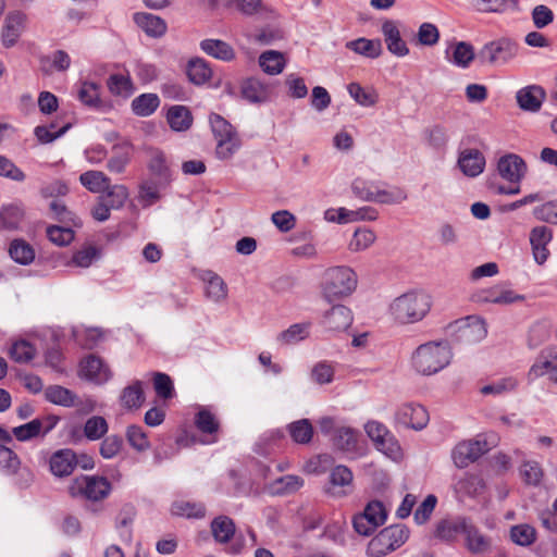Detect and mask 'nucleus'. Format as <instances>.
Wrapping results in <instances>:
<instances>
[{"label": "nucleus", "mask_w": 557, "mask_h": 557, "mask_svg": "<svg viewBox=\"0 0 557 557\" xmlns=\"http://www.w3.org/2000/svg\"><path fill=\"white\" fill-rule=\"evenodd\" d=\"M432 305V297L426 292L410 290L389 302L388 314L396 324H414L429 314Z\"/></svg>", "instance_id": "1"}, {"label": "nucleus", "mask_w": 557, "mask_h": 557, "mask_svg": "<svg viewBox=\"0 0 557 557\" xmlns=\"http://www.w3.org/2000/svg\"><path fill=\"white\" fill-rule=\"evenodd\" d=\"M453 360L451 347L446 341H430L419 345L411 354L412 370L423 376L434 375Z\"/></svg>", "instance_id": "2"}, {"label": "nucleus", "mask_w": 557, "mask_h": 557, "mask_svg": "<svg viewBox=\"0 0 557 557\" xmlns=\"http://www.w3.org/2000/svg\"><path fill=\"white\" fill-rule=\"evenodd\" d=\"M357 286L358 275L352 268L334 265L323 272L320 294L323 300L332 304L351 296Z\"/></svg>", "instance_id": "3"}, {"label": "nucleus", "mask_w": 557, "mask_h": 557, "mask_svg": "<svg viewBox=\"0 0 557 557\" xmlns=\"http://www.w3.org/2000/svg\"><path fill=\"white\" fill-rule=\"evenodd\" d=\"M528 172L525 161L516 153H507L497 161L498 175L509 183V186H498L497 193L500 195H518L521 190L520 184Z\"/></svg>", "instance_id": "4"}, {"label": "nucleus", "mask_w": 557, "mask_h": 557, "mask_svg": "<svg viewBox=\"0 0 557 557\" xmlns=\"http://www.w3.org/2000/svg\"><path fill=\"white\" fill-rule=\"evenodd\" d=\"M354 195L369 202H377L384 205H397L407 199V193L399 188L383 189L380 185L372 181L356 178L351 184Z\"/></svg>", "instance_id": "5"}, {"label": "nucleus", "mask_w": 557, "mask_h": 557, "mask_svg": "<svg viewBox=\"0 0 557 557\" xmlns=\"http://www.w3.org/2000/svg\"><path fill=\"white\" fill-rule=\"evenodd\" d=\"M409 537L405 525H389L379 532L368 544L367 554L370 557H383L399 548Z\"/></svg>", "instance_id": "6"}, {"label": "nucleus", "mask_w": 557, "mask_h": 557, "mask_svg": "<svg viewBox=\"0 0 557 557\" xmlns=\"http://www.w3.org/2000/svg\"><path fill=\"white\" fill-rule=\"evenodd\" d=\"M69 494L91 502H99L109 496L112 485L104 476L81 475L75 478L67 487Z\"/></svg>", "instance_id": "7"}, {"label": "nucleus", "mask_w": 557, "mask_h": 557, "mask_svg": "<svg viewBox=\"0 0 557 557\" xmlns=\"http://www.w3.org/2000/svg\"><path fill=\"white\" fill-rule=\"evenodd\" d=\"M519 52V45L508 37H500L486 42L479 51L482 63L502 66L512 61Z\"/></svg>", "instance_id": "8"}, {"label": "nucleus", "mask_w": 557, "mask_h": 557, "mask_svg": "<svg viewBox=\"0 0 557 557\" xmlns=\"http://www.w3.org/2000/svg\"><path fill=\"white\" fill-rule=\"evenodd\" d=\"M387 515L385 505L373 499L367 504L362 512L354 517V529L358 534L368 536L386 522Z\"/></svg>", "instance_id": "9"}, {"label": "nucleus", "mask_w": 557, "mask_h": 557, "mask_svg": "<svg viewBox=\"0 0 557 557\" xmlns=\"http://www.w3.org/2000/svg\"><path fill=\"white\" fill-rule=\"evenodd\" d=\"M451 333L457 334V339L466 344H476L487 335V325L480 315H468L458 319L448 325Z\"/></svg>", "instance_id": "10"}, {"label": "nucleus", "mask_w": 557, "mask_h": 557, "mask_svg": "<svg viewBox=\"0 0 557 557\" xmlns=\"http://www.w3.org/2000/svg\"><path fill=\"white\" fill-rule=\"evenodd\" d=\"M471 301L478 305H498L508 306L515 302L523 301L524 296L517 294L513 289L504 284H495L488 287L479 288L472 293Z\"/></svg>", "instance_id": "11"}, {"label": "nucleus", "mask_w": 557, "mask_h": 557, "mask_svg": "<svg viewBox=\"0 0 557 557\" xmlns=\"http://www.w3.org/2000/svg\"><path fill=\"white\" fill-rule=\"evenodd\" d=\"M488 450L487 442L481 436H478L473 440L458 443L453 449L451 458L458 468H466Z\"/></svg>", "instance_id": "12"}, {"label": "nucleus", "mask_w": 557, "mask_h": 557, "mask_svg": "<svg viewBox=\"0 0 557 557\" xmlns=\"http://www.w3.org/2000/svg\"><path fill=\"white\" fill-rule=\"evenodd\" d=\"M553 237V228L547 225L541 224L531 228L529 243L533 260L536 264L543 265L548 260L550 256L548 245L552 243Z\"/></svg>", "instance_id": "13"}, {"label": "nucleus", "mask_w": 557, "mask_h": 557, "mask_svg": "<svg viewBox=\"0 0 557 557\" xmlns=\"http://www.w3.org/2000/svg\"><path fill=\"white\" fill-rule=\"evenodd\" d=\"M395 420L406 428L421 431L428 425L430 417L428 410L422 405L408 403L398 407Z\"/></svg>", "instance_id": "14"}, {"label": "nucleus", "mask_w": 557, "mask_h": 557, "mask_svg": "<svg viewBox=\"0 0 557 557\" xmlns=\"http://www.w3.org/2000/svg\"><path fill=\"white\" fill-rule=\"evenodd\" d=\"M471 518L462 515L450 516L436 523L434 535L441 541L454 543L462 535Z\"/></svg>", "instance_id": "15"}, {"label": "nucleus", "mask_w": 557, "mask_h": 557, "mask_svg": "<svg viewBox=\"0 0 557 557\" xmlns=\"http://www.w3.org/2000/svg\"><path fill=\"white\" fill-rule=\"evenodd\" d=\"M79 374L85 380L101 385L107 383L112 372L108 364L99 357L90 355L81 362Z\"/></svg>", "instance_id": "16"}, {"label": "nucleus", "mask_w": 557, "mask_h": 557, "mask_svg": "<svg viewBox=\"0 0 557 557\" xmlns=\"http://www.w3.org/2000/svg\"><path fill=\"white\" fill-rule=\"evenodd\" d=\"M529 380L533 381L547 376L557 382V348H549L541 352L529 371Z\"/></svg>", "instance_id": "17"}, {"label": "nucleus", "mask_w": 557, "mask_h": 557, "mask_svg": "<svg viewBox=\"0 0 557 557\" xmlns=\"http://www.w3.org/2000/svg\"><path fill=\"white\" fill-rule=\"evenodd\" d=\"M546 99V91L540 85H528L516 92L518 107L525 112H539Z\"/></svg>", "instance_id": "18"}, {"label": "nucleus", "mask_w": 557, "mask_h": 557, "mask_svg": "<svg viewBox=\"0 0 557 557\" xmlns=\"http://www.w3.org/2000/svg\"><path fill=\"white\" fill-rule=\"evenodd\" d=\"M354 321L351 310L341 304L332 306V308L324 312L322 323L333 332H342L347 330Z\"/></svg>", "instance_id": "19"}, {"label": "nucleus", "mask_w": 557, "mask_h": 557, "mask_svg": "<svg viewBox=\"0 0 557 557\" xmlns=\"http://www.w3.org/2000/svg\"><path fill=\"white\" fill-rule=\"evenodd\" d=\"M474 57V48L467 41L450 42L445 50V59L460 69H468Z\"/></svg>", "instance_id": "20"}, {"label": "nucleus", "mask_w": 557, "mask_h": 557, "mask_svg": "<svg viewBox=\"0 0 557 557\" xmlns=\"http://www.w3.org/2000/svg\"><path fill=\"white\" fill-rule=\"evenodd\" d=\"M484 154L473 148L462 150L458 157V166L460 171L468 177H476L483 173L485 169Z\"/></svg>", "instance_id": "21"}, {"label": "nucleus", "mask_w": 557, "mask_h": 557, "mask_svg": "<svg viewBox=\"0 0 557 557\" xmlns=\"http://www.w3.org/2000/svg\"><path fill=\"white\" fill-rule=\"evenodd\" d=\"M147 166L150 173L156 176L160 184H170L173 180L172 171L166 154L158 148L148 149Z\"/></svg>", "instance_id": "22"}, {"label": "nucleus", "mask_w": 557, "mask_h": 557, "mask_svg": "<svg viewBox=\"0 0 557 557\" xmlns=\"http://www.w3.org/2000/svg\"><path fill=\"white\" fill-rule=\"evenodd\" d=\"M26 16L22 12L9 13L2 27V42L7 48L13 47L25 27Z\"/></svg>", "instance_id": "23"}, {"label": "nucleus", "mask_w": 557, "mask_h": 557, "mask_svg": "<svg viewBox=\"0 0 557 557\" xmlns=\"http://www.w3.org/2000/svg\"><path fill=\"white\" fill-rule=\"evenodd\" d=\"M77 463L78 460L76 455L71 449H60L55 451L50 457L49 461L52 474L60 478L70 475L74 471Z\"/></svg>", "instance_id": "24"}, {"label": "nucleus", "mask_w": 557, "mask_h": 557, "mask_svg": "<svg viewBox=\"0 0 557 557\" xmlns=\"http://www.w3.org/2000/svg\"><path fill=\"white\" fill-rule=\"evenodd\" d=\"M206 297L213 302H221L227 297V285L215 272L207 270L201 274Z\"/></svg>", "instance_id": "25"}, {"label": "nucleus", "mask_w": 557, "mask_h": 557, "mask_svg": "<svg viewBox=\"0 0 557 557\" xmlns=\"http://www.w3.org/2000/svg\"><path fill=\"white\" fill-rule=\"evenodd\" d=\"M382 34L386 42L387 50L399 58L409 53L406 42L400 36V32L394 21H386L382 25Z\"/></svg>", "instance_id": "26"}, {"label": "nucleus", "mask_w": 557, "mask_h": 557, "mask_svg": "<svg viewBox=\"0 0 557 557\" xmlns=\"http://www.w3.org/2000/svg\"><path fill=\"white\" fill-rule=\"evenodd\" d=\"M352 472L348 467L343 465L334 467L330 473L326 493L336 497L346 495L344 487L349 486L352 483Z\"/></svg>", "instance_id": "27"}, {"label": "nucleus", "mask_w": 557, "mask_h": 557, "mask_svg": "<svg viewBox=\"0 0 557 557\" xmlns=\"http://www.w3.org/2000/svg\"><path fill=\"white\" fill-rule=\"evenodd\" d=\"M465 547L472 554H484L490 550L491 540L484 535L470 519L463 533Z\"/></svg>", "instance_id": "28"}, {"label": "nucleus", "mask_w": 557, "mask_h": 557, "mask_svg": "<svg viewBox=\"0 0 557 557\" xmlns=\"http://www.w3.org/2000/svg\"><path fill=\"white\" fill-rule=\"evenodd\" d=\"M270 94V86L257 78H248L242 85V96L250 103L267 102Z\"/></svg>", "instance_id": "29"}, {"label": "nucleus", "mask_w": 557, "mask_h": 557, "mask_svg": "<svg viewBox=\"0 0 557 557\" xmlns=\"http://www.w3.org/2000/svg\"><path fill=\"white\" fill-rule=\"evenodd\" d=\"M470 8L480 13H505L518 11V0H468Z\"/></svg>", "instance_id": "30"}, {"label": "nucleus", "mask_w": 557, "mask_h": 557, "mask_svg": "<svg viewBox=\"0 0 557 557\" xmlns=\"http://www.w3.org/2000/svg\"><path fill=\"white\" fill-rule=\"evenodd\" d=\"M166 121L172 131L186 132L191 127L193 115L187 107L175 104L169 108L166 112Z\"/></svg>", "instance_id": "31"}, {"label": "nucleus", "mask_w": 557, "mask_h": 557, "mask_svg": "<svg viewBox=\"0 0 557 557\" xmlns=\"http://www.w3.org/2000/svg\"><path fill=\"white\" fill-rule=\"evenodd\" d=\"M310 329V322L292 324L288 329L277 334L276 342L281 346L296 345L299 342L305 341L309 336Z\"/></svg>", "instance_id": "32"}, {"label": "nucleus", "mask_w": 557, "mask_h": 557, "mask_svg": "<svg viewBox=\"0 0 557 557\" xmlns=\"http://www.w3.org/2000/svg\"><path fill=\"white\" fill-rule=\"evenodd\" d=\"M345 47L364 58L376 59L382 53V42L380 39H368L364 37L347 41Z\"/></svg>", "instance_id": "33"}, {"label": "nucleus", "mask_w": 557, "mask_h": 557, "mask_svg": "<svg viewBox=\"0 0 557 557\" xmlns=\"http://www.w3.org/2000/svg\"><path fill=\"white\" fill-rule=\"evenodd\" d=\"M195 425L202 434L212 436L210 441L206 442L207 444L216 442L215 434L219 431L220 423L214 413H212L208 408H199L195 416Z\"/></svg>", "instance_id": "34"}, {"label": "nucleus", "mask_w": 557, "mask_h": 557, "mask_svg": "<svg viewBox=\"0 0 557 557\" xmlns=\"http://www.w3.org/2000/svg\"><path fill=\"white\" fill-rule=\"evenodd\" d=\"M134 20L138 27L143 29L150 37H161L166 32L165 22L150 13H136Z\"/></svg>", "instance_id": "35"}, {"label": "nucleus", "mask_w": 557, "mask_h": 557, "mask_svg": "<svg viewBox=\"0 0 557 557\" xmlns=\"http://www.w3.org/2000/svg\"><path fill=\"white\" fill-rule=\"evenodd\" d=\"M132 146L127 141L114 145L113 154L108 160L107 169L111 173L121 174L125 171L127 164L131 161Z\"/></svg>", "instance_id": "36"}, {"label": "nucleus", "mask_w": 557, "mask_h": 557, "mask_svg": "<svg viewBox=\"0 0 557 557\" xmlns=\"http://www.w3.org/2000/svg\"><path fill=\"white\" fill-rule=\"evenodd\" d=\"M160 106V98L157 94L146 92L132 100L131 108L135 115L146 117L152 115Z\"/></svg>", "instance_id": "37"}, {"label": "nucleus", "mask_w": 557, "mask_h": 557, "mask_svg": "<svg viewBox=\"0 0 557 557\" xmlns=\"http://www.w3.org/2000/svg\"><path fill=\"white\" fill-rule=\"evenodd\" d=\"M259 65L269 75H278L286 66V60L282 52L268 50L260 54Z\"/></svg>", "instance_id": "38"}, {"label": "nucleus", "mask_w": 557, "mask_h": 557, "mask_svg": "<svg viewBox=\"0 0 557 557\" xmlns=\"http://www.w3.org/2000/svg\"><path fill=\"white\" fill-rule=\"evenodd\" d=\"M376 234L373 230L361 226L355 230L348 242V250L351 252H362L369 249L376 242Z\"/></svg>", "instance_id": "39"}, {"label": "nucleus", "mask_w": 557, "mask_h": 557, "mask_svg": "<svg viewBox=\"0 0 557 557\" xmlns=\"http://www.w3.org/2000/svg\"><path fill=\"white\" fill-rule=\"evenodd\" d=\"M79 182L90 193L102 194L111 180L101 171L89 170L81 174Z\"/></svg>", "instance_id": "40"}, {"label": "nucleus", "mask_w": 557, "mask_h": 557, "mask_svg": "<svg viewBox=\"0 0 557 557\" xmlns=\"http://www.w3.org/2000/svg\"><path fill=\"white\" fill-rule=\"evenodd\" d=\"M171 512L177 517L201 519L206 516V506L202 503L180 499L172 504Z\"/></svg>", "instance_id": "41"}, {"label": "nucleus", "mask_w": 557, "mask_h": 557, "mask_svg": "<svg viewBox=\"0 0 557 557\" xmlns=\"http://www.w3.org/2000/svg\"><path fill=\"white\" fill-rule=\"evenodd\" d=\"M333 444L345 453H355L358 447L357 432L349 426H338L333 436Z\"/></svg>", "instance_id": "42"}, {"label": "nucleus", "mask_w": 557, "mask_h": 557, "mask_svg": "<svg viewBox=\"0 0 557 557\" xmlns=\"http://www.w3.org/2000/svg\"><path fill=\"white\" fill-rule=\"evenodd\" d=\"M145 400L143 383L135 381L133 384L126 386L120 396L121 405L126 409H137Z\"/></svg>", "instance_id": "43"}, {"label": "nucleus", "mask_w": 557, "mask_h": 557, "mask_svg": "<svg viewBox=\"0 0 557 557\" xmlns=\"http://www.w3.org/2000/svg\"><path fill=\"white\" fill-rule=\"evenodd\" d=\"M200 47L208 55L222 61H230L235 55L233 48L219 39H205L200 42Z\"/></svg>", "instance_id": "44"}, {"label": "nucleus", "mask_w": 557, "mask_h": 557, "mask_svg": "<svg viewBox=\"0 0 557 557\" xmlns=\"http://www.w3.org/2000/svg\"><path fill=\"white\" fill-rule=\"evenodd\" d=\"M10 257L20 264H30L35 259L34 248L24 239H13L9 247Z\"/></svg>", "instance_id": "45"}, {"label": "nucleus", "mask_w": 557, "mask_h": 557, "mask_svg": "<svg viewBox=\"0 0 557 557\" xmlns=\"http://www.w3.org/2000/svg\"><path fill=\"white\" fill-rule=\"evenodd\" d=\"M211 532L219 543H227L235 534L234 521L227 516H219L211 522Z\"/></svg>", "instance_id": "46"}, {"label": "nucleus", "mask_w": 557, "mask_h": 557, "mask_svg": "<svg viewBox=\"0 0 557 557\" xmlns=\"http://www.w3.org/2000/svg\"><path fill=\"white\" fill-rule=\"evenodd\" d=\"M128 197L129 193L125 185L110 184L99 198L102 199L112 209L117 210L125 205Z\"/></svg>", "instance_id": "47"}, {"label": "nucleus", "mask_w": 557, "mask_h": 557, "mask_svg": "<svg viewBox=\"0 0 557 557\" xmlns=\"http://www.w3.org/2000/svg\"><path fill=\"white\" fill-rule=\"evenodd\" d=\"M304 485V480L298 475H284L270 484V492L274 495H285L297 492Z\"/></svg>", "instance_id": "48"}, {"label": "nucleus", "mask_w": 557, "mask_h": 557, "mask_svg": "<svg viewBox=\"0 0 557 557\" xmlns=\"http://www.w3.org/2000/svg\"><path fill=\"white\" fill-rule=\"evenodd\" d=\"M187 76L195 85H202L211 78L212 70L205 60L194 59L188 63Z\"/></svg>", "instance_id": "49"}, {"label": "nucleus", "mask_w": 557, "mask_h": 557, "mask_svg": "<svg viewBox=\"0 0 557 557\" xmlns=\"http://www.w3.org/2000/svg\"><path fill=\"white\" fill-rule=\"evenodd\" d=\"M108 88L111 94L123 98L129 97L135 90L128 74H112L108 79Z\"/></svg>", "instance_id": "50"}, {"label": "nucleus", "mask_w": 557, "mask_h": 557, "mask_svg": "<svg viewBox=\"0 0 557 557\" xmlns=\"http://www.w3.org/2000/svg\"><path fill=\"white\" fill-rule=\"evenodd\" d=\"M45 397L49 403L63 407H72L75 403V394L60 385L48 386Z\"/></svg>", "instance_id": "51"}, {"label": "nucleus", "mask_w": 557, "mask_h": 557, "mask_svg": "<svg viewBox=\"0 0 557 557\" xmlns=\"http://www.w3.org/2000/svg\"><path fill=\"white\" fill-rule=\"evenodd\" d=\"M125 437L129 446L138 453L150 449V441L144 429L139 425H128L126 428Z\"/></svg>", "instance_id": "52"}, {"label": "nucleus", "mask_w": 557, "mask_h": 557, "mask_svg": "<svg viewBox=\"0 0 557 557\" xmlns=\"http://www.w3.org/2000/svg\"><path fill=\"white\" fill-rule=\"evenodd\" d=\"M109 425L107 420L101 416H92L88 418L84 424V435L89 441H98L108 433Z\"/></svg>", "instance_id": "53"}, {"label": "nucleus", "mask_w": 557, "mask_h": 557, "mask_svg": "<svg viewBox=\"0 0 557 557\" xmlns=\"http://www.w3.org/2000/svg\"><path fill=\"white\" fill-rule=\"evenodd\" d=\"M288 432L295 443L308 444L313 436V428L308 419H300L288 424Z\"/></svg>", "instance_id": "54"}, {"label": "nucleus", "mask_w": 557, "mask_h": 557, "mask_svg": "<svg viewBox=\"0 0 557 557\" xmlns=\"http://www.w3.org/2000/svg\"><path fill=\"white\" fill-rule=\"evenodd\" d=\"M9 354L15 362L26 363L36 356V348L29 342L18 339L12 343Z\"/></svg>", "instance_id": "55"}, {"label": "nucleus", "mask_w": 557, "mask_h": 557, "mask_svg": "<svg viewBox=\"0 0 557 557\" xmlns=\"http://www.w3.org/2000/svg\"><path fill=\"white\" fill-rule=\"evenodd\" d=\"M78 99L88 107L96 108L100 104V87L94 82H82L77 89Z\"/></svg>", "instance_id": "56"}, {"label": "nucleus", "mask_w": 557, "mask_h": 557, "mask_svg": "<svg viewBox=\"0 0 557 557\" xmlns=\"http://www.w3.org/2000/svg\"><path fill=\"white\" fill-rule=\"evenodd\" d=\"M70 127L71 124H65L58 129L54 123H51L50 125H38L35 127L34 134L40 144H50L63 136Z\"/></svg>", "instance_id": "57"}, {"label": "nucleus", "mask_w": 557, "mask_h": 557, "mask_svg": "<svg viewBox=\"0 0 557 557\" xmlns=\"http://www.w3.org/2000/svg\"><path fill=\"white\" fill-rule=\"evenodd\" d=\"M134 521V513L132 510L121 511L115 519V530L123 543L129 544L133 539L132 524Z\"/></svg>", "instance_id": "58"}, {"label": "nucleus", "mask_w": 557, "mask_h": 557, "mask_svg": "<svg viewBox=\"0 0 557 557\" xmlns=\"http://www.w3.org/2000/svg\"><path fill=\"white\" fill-rule=\"evenodd\" d=\"M510 539L520 546H529L536 540V531L530 524H517L510 529Z\"/></svg>", "instance_id": "59"}, {"label": "nucleus", "mask_w": 557, "mask_h": 557, "mask_svg": "<svg viewBox=\"0 0 557 557\" xmlns=\"http://www.w3.org/2000/svg\"><path fill=\"white\" fill-rule=\"evenodd\" d=\"M215 140H216L215 154L221 160H227V159L232 158L233 154L240 147V140H239L237 134L218 138Z\"/></svg>", "instance_id": "60"}, {"label": "nucleus", "mask_w": 557, "mask_h": 557, "mask_svg": "<svg viewBox=\"0 0 557 557\" xmlns=\"http://www.w3.org/2000/svg\"><path fill=\"white\" fill-rule=\"evenodd\" d=\"M349 96L362 107H372L376 103L377 96L373 90L364 89L358 83H350L347 86Z\"/></svg>", "instance_id": "61"}, {"label": "nucleus", "mask_w": 557, "mask_h": 557, "mask_svg": "<svg viewBox=\"0 0 557 557\" xmlns=\"http://www.w3.org/2000/svg\"><path fill=\"white\" fill-rule=\"evenodd\" d=\"M123 448V440L117 434H111L102 438L99 454L103 459H113L119 456Z\"/></svg>", "instance_id": "62"}, {"label": "nucleus", "mask_w": 557, "mask_h": 557, "mask_svg": "<svg viewBox=\"0 0 557 557\" xmlns=\"http://www.w3.org/2000/svg\"><path fill=\"white\" fill-rule=\"evenodd\" d=\"M23 218V210L18 206L3 207L0 211V226L4 230H16Z\"/></svg>", "instance_id": "63"}, {"label": "nucleus", "mask_w": 557, "mask_h": 557, "mask_svg": "<svg viewBox=\"0 0 557 557\" xmlns=\"http://www.w3.org/2000/svg\"><path fill=\"white\" fill-rule=\"evenodd\" d=\"M99 253L97 247L87 245L73 253L70 263L79 268H89L99 258Z\"/></svg>", "instance_id": "64"}]
</instances>
